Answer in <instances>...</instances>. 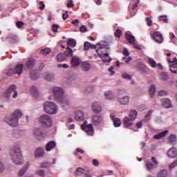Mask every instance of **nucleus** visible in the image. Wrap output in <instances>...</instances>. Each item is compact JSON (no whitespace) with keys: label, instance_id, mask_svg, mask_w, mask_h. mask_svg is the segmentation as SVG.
Instances as JSON below:
<instances>
[{"label":"nucleus","instance_id":"obj_1","mask_svg":"<svg viewBox=\"0 0 177 177\" xmlns=\"http://www.w3.org/2000/svg\"><path fill=\"white\" fill-rule=\"evenodd\" d=\"M10 160L15 164V165H23V153H21V149L20 146L15 145H12L10 149Z\"/></svg>","mask_w":177,"mask_h":177},{"label":"nucleus","instance_id":"obj_2","mask_svg":"<svg viewBox=\"0 0 177 177\" xmlns=\"http://www.w3.org/2000/svg\"><path fill=\"white\" fill-rule=\"evenodd\" d=\"M23 113L20 110H16L14 113L6 119V122L10 127H16L19 125V120L21 118Z\"/></svg>","mask_w":177,"mask_h":177},{"label":"nucleus","instance_id":"obj_3","mask_svg":"<svg viewBox=\"0 0 177 177\" xmlns=\"http://www.w3.org/2000/svg\"><path fill=\"white\" fill-rule=\"evenodd\" d=\"M44 110L47 114H56L59 111L57 105L53 102L47 101L44 103Z\"/></svg>","mask_w":177,"mask_h":177},{"label":"nucleus","instance_id":"obj_4","mask_svg":"<svg viewBox=\"0 0 177 177\" xmlns=\"http://www.w3.org/2000/svg\"><path fill=\"white\" fill-rule=\"evenodd\" d=\"M17 86L15 84H12L8 88V89L3 94L4 99H10V96H12L13 99L17 97Z\"/></svg>","mask_w":177,"mask_h":177},{"label":"nucleus","instance_id":"obj_5","mask_svg":"<svg viewBox=\"0 0 177 177\" xmlns=\"http://www.w3.org/2000/svg\"><path fill=\"white\" fill-rule=\"evenodd\" d=\"M23 67H24V65H23V64H18L14 69L8 68L5 71V74H6V75H8V77H12V75H13L14 74H17L18 75H20L23 73Z\"/></svg>","mask_w":177,"mask_h":177},{"label":"nucleus","instance_id":"obj_6","mask_svg":"<svg viewBox=\"0 0 177 177\" xmlns=\"http://www.w3.org/2000/svg\"><path fill=\"white\" fill-rule=\"evenodd\" d=\"M52 93L54 95V97L57 102H60L62 97L64 96V91L61 87L54 86L51 88Z\"/></svg>","mask_w":177,"mask_h":177},{"label":"nucleus","instance_id":"obj_7","mask_svg":"<svg viewBox=\"0 0 177 177\" xmlns=\"http://www.w3.org/2000/svg\"><path fill=\"white\" fill-rule=\"evenodd\" d=\"M39 122L44 128H50L52 127V118L48 115L40 116Z\"/></svg>","mask_w":177,"mask_h":177},{"label":"nucleus","instance_id":"obj_8","mask_svg":"<svg viewBox=\"0 0 177 177\" xmlns=\"http://www.w3.org/2000/svg\"><path fill=\"white\" fill-rule=\"evenodd\" d=\"M81 128L84 132H85L89 136H92L95 133V129H93V126L92 124H88L86 121L84 122L83 124L81 125Z\"/></svg>","mask_w":177,"mask_h":177},{"label":"nucleus","instance_id":"obj_9","mask_svg":"<svg viewBox=\"0 0 177 177\" xmlns=\"http://www.w3.org/2000/svg\"><path fill=\"white\" fill-rule=\"evenodd\" d=\"M125 37L129 41L131 45H133L134 49H137V50H141L142 48L140 46L136 44V40L135 39V37L131 35L129 33H126Z\"/></svg>","mask_w":177,"mask_h":177},{"label":"nucleus","instance_id":"obj_10","mask_svg":"<svg viewBox=\"0 0 177 177\" xmlns=\"http://www.w3.org/2000/svg\"><path fill=\"white\" fill-rule=\"evenodd\" d=\"M103 49V47H99L98 49L96 50L97 53H98V56L102 58V60L104 63H110L111 60H113V58L110 57V55L107 53L105 54H101L99 53V50H102Z\"/></svg>","mask_w":177,"mask_h":177},{"label":"nucleus","instance_id":"obj_11","mask_svg":"<svg viewBox=\"0 0 177 177\" xmlns=\"http://www.w3.org/2000/svg\"><path fill=\"white\" fill-rule=\"evenodd\" d=\"M103 116L102 115H93L91 117V122L95 126L100 125V124H103Z\"/></svg>","mask_w":177,"mask_h":177},{"label":"nucleus","instance_id":"obj_12","mask_svg":"<svg viewBox=\"0 0 177 177\" xmlns=\"http://www.w3.org/2000/svg\"><path fill=\"white\" fill-rule=\"evenodd\" d=\"M151 160L153 163L149 161L145 163L146 168L148 171H151V169H154V168H157V167H158V162L156 159V157H152Z\"/></svg>","mask_w":177,"mask_h":177},{"label":"nucleus","instance_id":"obj_13","mask_svg":"<svg viewBox=\"0 0 177 177\" xmlns=\"http://www.w3.org/2000/svg\"><path fill=\"white\" fill-rule=\"evenodd\" d=\"M151 39L157 42V44H162L164 41V37L161 32L156 31L151 35Z\"/></svg>","mask_w":177,"mask_h":177},{"label":"nucleus","instance_id":"obj_14","mask_svg":"<svg viewBox=\"0 0 177 177\" xmlns=\"http://www.w3.org/2000/svg\"><path fill=\"white\" fill-rule=\"evenodd\" d=\"M117 100L118 103L122 104V106H128V104H129V100H131V97H129V95L118 97Z\"/></svg>","mask_w":177,"mask_h":177},{"label":"nucleus","instance_id":"obj_15","mask_svg":"<svg viewBox=\"0 0 177 177\" xmlns=\"http://www.w3.org/2000/svg\"><path fill=\"white\" fill-rule=\"evenodd\" d=\"M57 102L61 104L62 107H63V109H64V110H66V109H67L68 106H70V104H71V102H70V100H68L65 96L62 97L61 100L57 101Z\"/></svg>","mask_w":177,"mask_h":177},{"label":"nucleus","instance_id":"obj_16","mask_svg":"<svg viewBox=\"0 0 177 177\" xmlns=\"http://www.w3.org/2000/svg\"><path fill=\"white\" fill-rule=\"evenodd\" d=\"M81 64V59L77 56H73L71 62V67H78Z\"/></svg>","mask_w":177,"mask_h":177},{"label":"nucleus","instance_id":"obj_17","mask_svg":"<svg viewBox=\"0 0 177 177\" xmlns=\"http://www.w3.org/2000/svg\"><path fill=\"white\" fill-rule=\"evenodd\" d=\"M123 125L124 128H131L133 125V121L128 118V116H126L123 118Z\"/></svg>","mask_w":177,"mask_h":177},{"label":"nucleus","instance_id":"obj_18","mask_svg":"<svg viewBox=\"0 0 177 177\" xmlns=\"http://www.w3.org/2000/svg\"><path fill=\"white\" fill-rule=\"evenodd\" d=\"M57 143L56 141H50L46 145V151H52L56 148Z\"/></svg>","mask_w":177,"mask_h":177},{"label":"nucleus","instance_id":"obj_19","mask_svg":"<svg viewBox=\"0 0 177 177\" xmlns=\"http://www.w3.org/2000/svg\"><path fill=\"white\" fill-rule=\"evenodd\" d=\"M167 156L169 158H176L177 149L175 147H171L167 151Z\"/></svg>","mask_w":177,"mask_h":177},{"label":"nucleus","instance_id":"obj_20","mask_svg":"<svg viewBox=\"0 0 177 177\" xmlns=\"http://www.w3.org/2000/svg\"><path fill=\"white\" fill-rule=\"evenodd\" d=\"M92 110L95 114H99L102 111V105L99 102H94L92 105Z\"/></svg>","mask_w":177,"mask_h":177},{"label":"nucleus","instance_id":"obj_21","mask_svg":"<svg viewBox=\"0 0 177 177\" xmlns=\"http://www.w3.org/2000/svg\"><path fill=\"white\" fill-rule=\"evenodd\" d=\"M75 119L77 121H84L85 119V115L84 114V112L81 111H77L75 113Z\"/></svg>","mask_w":177,"mask_h":177},{"label":"nucleus","instance_id":"obj_22","mask_svg":"<svg viewBox=\"0 0 177 177\" xmlns=\"http://www.w3.org/2000/svg\"><path fill=\"white\" fill-rule=\"evenodd\" d=\"M33 133L34 135H35V136H37V138H44V136H45V133L44 132L42 129L39 127L35 129Z\"/></svg>","mask_w":177,"mask_h":177},{"label":"nucleus","instance_id":"obj_23","mask_svg":"<svg viewBox=\"0 0 177 177\" xmlns=\"http://www.w3.org/2000/svg\"><path fill=\"white\" fill-rule=\"evenodd\" d=\"M111 119L113 120V125L115 128H118V127H121V120H120V118H115V116L114 115H110Z\"/></svg>","mask_w":177,"mask_h":177},{"label":"nucleus","instance_id":"obj_24","mask_svg":"<svg viewBox=\"0 0 177 177\" xmlns=\"http://www.w3.org/2000/svg\"><path fill=\"white\" fill-rule=\"evenodd\" d=\"M106 44L107 43L105 41H101L100 43L97 44V45L90 44V49H96V46H101V48H103V46H104L105 49H110V48H109V46H107Z\"/></svg>","mask_w":177,"mask_h":177},{"label":"nucleus","instance_id":"obj_25","mask_svg":"<svg viewBox=\"0 0 177 177\" xmlns=\"http://www.w3.org/2000/svg\"><path fill=\"white\" fill-rule=\"evenodd\" d=\"M45 154V149L44 148H37L35 152V157L39 158V157H44Z\"/></svg>","mask_w":177,"mask_h":177},{"label":"nucleus","instance_id":"obj_26","mask_svg":"<svg viewBox=\"0 0 177 177\" xmlns=\"http://www.w3.org/2000/svg\"><path fill=\"white\" fill-rule=\"evenodd\" d=\"M169 68L173 74H177V59L176 57L174 58L173 61V64L169 66Z\"/></svg>","mask_w":177,"mask_h":177},{"label":"nucleus","instance_id":"obj_27","mask_svg":"<svg viewBox=\"0 0 177 177\" xmlns=\"http://www.w3.org/2000/svg\"><path fill=\"white\" fill-rule=\"evenodd\" d=\"M167 142L169 145H176L177 137L175 134L170 135L167 138Z\"/></svg>","mask_w":177,"mask_h":177},{"label":"nucleus","instance_id":"obj_28","mask_svg":"<svg viewBox=\"0 0 177 177\" xmlns=\"http://www.w3.org/2000/svg\"><path fill=\"white\" fill-rule=\"evenodd\" d=\"M28 167H30V163L27 162L23 168H21L18 172V176H24L26 173L27 172V169H28Z\"/></svg>","mask_w":177,"mask_h":177},{"label":"nucleus","instance_id":"obj_29","mask_svg":"<svg viewBox=\"0 0 177 177\" xmlns=\"http://www.w3.org/2000/svg\"><path fill=\"white\" fill-rule=\"evenodd\" d=\"M131 120L135 121L138 118V111L135 109H131L129 112V117Z\"/></svg>","mask_w":177,"mask_h":177},{"label":"nucleus","instance_id":"obj_30","mask_svg":"<svg viewBox=\"0 0 177 177\" xmlns=\"http://www.w3.org/2000/svg\"><path fill=\"white\" fill-rule=\"evenodd\" d=\"M138 71H140L142 74H148V73H150V68L145 65H140L138 66Z\"/></svg>","mask_w":177,"mask_h":177},{"label":"nucleus","instance_id":"obj_31","mask_svg":"<svg viewBox=\"0 0 177 177\" xmlns=\"http://www.w3.org/2000/svg\"><path fill=\"white\" fill-rule=\"evenodd\" d=\"M162 106L165 107V109H171L172 103L171 102V100L168 98L163 100Z\"/></svg>","mask_w":177,"mask_h":177},{"label":"nucleus","instance_id":"obj_32","mask_svg":"<svg viewBox=\"0 0 177 177\" xmlns=\"http://www.w3.org/2000/svg\"><path fill=\"white\" fill-rule=\"evenodd\" d=\"M81 68L82 71H89V69L91 68V64L88 62H84L82 63Z\"/></svg>","mask_w":177,"mask_h":177},{"label":"nucleus","instance_id":"obj_33","mask_svg":"<svg viewBox=\"0 0 177 177\" xmlns=\"http://www.w3.org/2000/svg\"><path fill=\"white\" fill-rule=\"evenodd\" d=\"M86 169H82V167H78L75 171V176H81V175H84Z\"/></svg>","mask_w":177,"mask_h":177},{"label":"nucleus","instance_id":"obj_34","mask_svg":"<svg viewBox=\"0 0 177 177\" xmlns=\"http://www.w3.org/2000/svg\"><path fill=\"white\" fill-rule=\"evenodd\" d=\"M113 93L111 91H108L104 93L105 99L107 100H112L113 99Z\"/></svg>","mask_w":177,"mask_h":177},{"label":"nucleus","instance_id":"obj_35","mask_svg":"<svg viewBox=\"0 0 177 177\" xmlns=\"http://www.w3.org/2000/svg\"><path fill=\"white\" fill-rule=\"evenodd\" d=\"M168 133V130H165L163 132L159 133L153 136L154 139H161Z\"/></svg>","mask_w":177,"mask_h":177},{"label":"nucleus","instance_id":"obj_36","mask_svg":"<svg viewBox=\"0 0 177 177\" xmlns=\"http://www.w3.org/2000/svg\"><path fill=\"white\" fill-rule=\"evenodd\" d=\"M153 113H154L153 110H150V111H148V113H147V115L144 118V121L145 122H147V121H150V120L151 119V114H153Z\"/></svg>","mask_w":177,"mask_h":177},{"label":"nucleus","instance_id":"obj_37","mask_svg":"<svg viewBox=\"0 0 177 177\" xmlns=\"http://www.w3.org/2000/svg\"><path fill=\"white\" fill-rule=\"evenodd\" d=\"M73 49L70 48L68 46L66 48V50L64 53L66 57H71V56H73Z\"/></svg>","mask_w":177,"mask_h":177},{"label":"nucleus","instance_id":"obj_38","mask_svg":"<svg viewBox=\"0 0 177 177\" xmlns=\"http://www.w3.org/2000/svg\"><path fill=\"white\" fill-rule=\"evenodd\" d=\"M35 64V60L32 59H28L26 62V66L28 67V68H31L34 67Z\"/></svg>","mask_w":177,"mask_h":177},{"label":"nucleus","instance_id":"obj_39","mask_svg":"<svg viewBox=\"0 0 177 177\" xmlns=\"http://www.w3.org/2000/svg\"><path fill=\"white\" fill-rule=\"evenodd\" d=\"M40 53L41 55H42V56H47V55H49V53H50V48H43L40 50Z\"/></svg>","mask_w":177,"mask_h":177},{"label":"nucleus","instance_id":"obj_40","mask_svg":"<svg viewBox=\"0 0 177 177\" xmlns=\"http://www.w3.org/2000/svg\"><path fill=\"white\" fill-rule=\"evenodd\" d=\"M68 46H72V48H75L77 45V41L74 39H69L67 41Z\"/></svg>","mask_w":177,"mask_h":177},{"label":"nucleus","instance_id":"obj_41","mask_svg":"<svg viewBox=\"0 0 177 177\" xmlns=\"http://www.w3.org/2000/svg\"><path fill=\"white\" fill-rule=\"evenodd\" d=\"M156 95V86L151 85L149 88V96L153 97Z\"/></svg>","mask_w":177,"mask_h":177},{"label":"nucleus","instance_id":"obj_42","mask_svg":"<svg viewBox=\"0 0 177 177\" xmlns=\"http://www.w3.org/2000/svg\"><path fill=\"white\" fill-rule=\"evenodd\" d=\"M44 80L48 82L53 81V80H55V75L47 73L44 76Z\"/></svg>","mask_w":177,"mask_h":177},{"label":"nucleus","instance_id":"obj_43","mask_svg":"<svg viewBox=\"0 0 177 177\" xmlns=\"http://www.w3.org/2000/svg\"><path fill=\"white\" fill-rule=\"evenodd\" d=\"M95 91V88L92 85H89L87 86L84 91V93L86 95H88V93H91V92H93Z\"/></svg>","mask_w":177,"mask_h":177},{"label":"nucleus","instance_id":"obj_44","mask_svg":"<svg viewBox=\"0 0 177 177\" xmlns=\"http://www.w3.org/2000/svg\"><path fill=\"white\" fill-rule=\"evenodd\" d=\"M168 176V171L166 169H162L158 173V177H167Z\"/></svg>","mask_w":177,"mask_h":177},{"label":"nucleus","instance_id":"obj_45","mask_svg":"<svg viewBox=\"0 0 177 177\" xmlns=\"http://www.w3.org/2000/svg\"><path fill=\"white\" fill-rule=\"evenodd\" d=\"M10 42H17V36L16 35L10 34L8 37Z\"/></svg>","mask_w":177,"mask_h":177},{"label":"nucleus","instance_id":"obj_46","mask_svg":"<svg viewBox=\"0 0 177 177\" xmlns=\"http://www.w3.org/2000/svg\"><path fill=\"white\" fill-rule=\"evenodd\" d=\"M66 55L64 53L59 54L57 56V62H64L66 60Z\"/></svg>","mask_w":177,"mask_h":177},{"label":"nucleus","instance_id":"obj_47","mask_svg":"<svg viewBox=\"0 0 177 177\" xmlns=\"http://www.w3.org/2000/svg\"><path fill=\"white\" fill-rule=\"evenodd\" d=\"M160 78L162 81H168L169 79V75L165 73H162L160 74Z\"/></svg>","mask_w":177,"mask_h":177},{"label":"nucleus","instance_id":"obj_48","mask_svg":"<svg viewBox=\"0 0 177 177\" xmlns=\"http://www.w3.org/2000/svg\"><path fill=\"white\" fill-rule=\"evenodd\" d=\"M149 66H151V67H152L153 68H156L157 67V63L154 59L149 58Z\"/></svg>","mask_w":177,"mask_h":177},{"label":"nucleus","instance_id":"obj_49","mask_svg":"<svg viewBox=\"0 0 177 177\" xmlns=\"http://www.w3.org/2000/svg\"><path fill=\"white\" fill-rule=\"evenodd\" d=\"M122 77L124 80H128L129 81H131V80H132V76H131L129 74L127 73H122Z\"/></svg>","mask_w":177,"mask_h":177},{"label":"nucleus","instance_id":"obj_50","mask_svg":"<svg viewBox=\"0 0 177 177\" xmlns=\"http://www.w3.org/2000/svg\"><path fill=\"white\" fill-rule=\"evenodd\" d=\"M50 163L49 162H44L40 164V168H49Z\"/></svg>","mask_w":177,"mask_h":177},{"label":"nucleus","instance_id":"obj_51","mask_svg":"<svg viewBox=\"0 0 177 177\" xmlns=\"http://www.w3.org/2000/svg\"><path fill=\"white\" fill-rule=\"evenodd\" d=\"M30 78L31 80H38V78H39V75L35 73V72H32L30 73Z\"/></svg>","mask_w":177,"mask_h":177},{"label":"nucleus","instance_id":"obj_52","mask_svg":"<svg viewBox=\"0 0 177 177\" xmlns=\"http://www.w3.org/2000/svg\"><path fill=\"white\" fill-rule=\"evenodd\" d=\"M159 21H165V23H168V19H167V16L165 15H161L158 17Z\"/></svg>","mask_w":177,"mask_h":177},{"label":"nucleus","instance_id":"obj_53","mask_svg":"<svg viewBox=\"0 0 177 177\" xmlns=\"http://www.w3.org/2000/svg\"><path fill=\"white\" fill-rule=\"evenodd\" d=\"M36 175H38L39 176H41V177L45 176V170L40 169V170L36 171Z\"/></svg>","mask_w":177,"mask_h":177},{"label":"nucleus","instance_id":"obj_54","mask_svg":"<svg viewBox=\"0 0 177 177\" xmlns=\"http://www.w3.org/2000/svg\"><path fill=\"white\" fill-rule=\"evenodd\" d=\"M115 37H118V38H120L121 35H122V30L121 29H117L115 32Z\"/></svg>","mask_w":177,"mask_h":177},{"label":"nucleus","instance_id":"obj_55","mask_svg":"<svg viewBox=\"0 0 177 177\" xmlns=\"http://www.w3.org/2000/svg\"><path fill=\"white\" fill-rule=\"evenodd\" d=\"M91 43L86 41L84 44V50H88L90 49Z\"/></svg>","mask_w":177,"mask_h":177},{"label":"nucleus","instance_id":"obj_56","mask_svg":"<svg viewBox=\"0 0 177 177\" xmlns=\"http://www.w3.org/2000/svg\"><path fill=\"white\" fill-rule=\"evenodd\" d=\"M30 91L31 93H32V95H35V96H37V95H38V89H37L35 87H32Z\"/></svg>","mask_w":177,"mask_h":177},{"label":"nucleus","instance_id":"obj_57","mask_svg":"<svg viewBox=\"0 0 177 177\" xmlns=\"http://www.w3.org/2000/svg\"><path fill=\"white\" fill-rule=\"evenodd\" d=\"M175 167H177V159L169 165V169H174Z\"/></svg>","mask_w":177,"mask_h":177},{"label":"nucleus","instance_id":"obj_58","mask_svg":"<svg viewBox=\"0 0 177 177\" xmlns=\"http://www.w3.org/2000/svg\"><path fill=\"white\" fill-rule=\"evenodd\" d=\"M80 32H86L88 31V28L84 25H82L80 28Z\"/></svg>","mask_w":177,"mask_h":177},{"label":"nucleus","instance_id":"obj_59","mask_svg":"<svg viewBox=\"0 0 177 177\" xmlns=\"http://www.w3.org/2000/svg\"><path fill=\"white\" fill-rule=\"evenodd\" d=\"M16 26L18 28H21L24 26V23L21 21H17Z\"/></svg>","mask_w":177,"mask_h":177},{"label":"nucleus","instance_id":"obj_60","mask_svg":"<svg viewBox=\"0 0 177 177\" xmlns=\"http://www.w3.org/2000/svg\"><path fill=\"white\" fill-rule=\"evenodd\" d=\"M84 175L86 177H92V174L89 173V169L86 168V171H84Z\"/></svg>","mask_w":177,"mask_h":177},{"label":"nucleus","instance_id":"obj_61","mask_svg":"<svg viewBox=\"0 0 177 177\" xmlns=\"http://www.w3.org/2000/svg\"><path fill=\"white\" fill-rule=\"evenodd\" d=\"M136 128L140 129L143 127V122L140 121L136 124Z\"/></svg>","mask_w":177,"mask_h":177},{"label":"nucleus","instance_id":"obj_62","mask_svg":"<svg viewBox=\"0 0 177 177\" xmlns=\"http://www.w3.org/2000/svg\"><path fill=\"white\" fill-rule=\"evenodd\" d=\"M158 96H167V92L164 90H162L158 92Z\"/></svg>","mask_w":177,"mask_h":177},{"label":"nucleus","instance_id":"obj_63","mask_svg":"<svg viewBox=\"0 0 177 177\" xmlns=\"http://www.w3.org/2000/svg\"><path fill=\"white\" fill-rule=\"evenodd\" d=\"M3 171H5V165L0 161V174L3 172Z\"/></svg>","mask_w":177,"mask_h":177},{"label":"nucleus","instance_id":"obj_64","mask_svg":"<svg viewBox=\"0 0 177 177\" xmlns=\"http://www.w3.org/2000/svg\"><path fill=\"white\" fill-rule=\"evenodd\" d=\"M59 25H57V24H53V31L54 32H57V28H59Z\"/></svg>","mask_w":177,"mask_h":177}]
</instances>
